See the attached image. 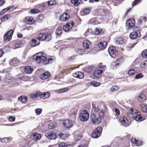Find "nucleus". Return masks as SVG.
<instances>
[{"instance_id": "obj_1", "label": "nucleus", "mask_w": 147, "mask_h": 147, "mask_svg": "<svg viewBox=\"0 0 147 147\" xmlns=\"http://www.w3.org/2000/svg\"><path fill=\"white\" fill-rule=\"evenodd\" d=\"M32 59L39 63H43L45 65L51 63L55 60V57L53 56L47 57L45 54L41 52L38 53L34 55Z\"/></svg>"}, {"instance_id": "obj_2", "label": "nucleus", "mask_w": 147, "mask_h": 147, "mask_svg": "<svg viewBox=\"0 0 147 147\" xmlns=\"http://www.w3.org/2000/svg\"><path fill=\"white\" fill-rule=\"evenodd\" d=\"M52 38L51 33L50 32H45L38 33L37 39L41 41H49Z\"/></svg>"}, {"instance_id": "obj_3", "label": "nucleus", "mask_w": 147, "mask_h": 147, "mask_svg": "<svg viewBox=\"0 0 147 147\" xmlns=\"http://www.w3.org/2000/svg\"><path fill=\"white\" fill-rule=\"evenodd\" d=\"M105 70V66H104L101 65L97 67L94 72V77L96 78L100 77Z\"/></svg>"}, {"instance_id": "obj_4", "label": "nucleus", "mask_w": 147, "mask_h": 147, "mask_svg": "<svg viewBox=\"0 0 147 147\" xmlns=\"http://www.w3.org/2000/svg\"><path fill=\"white\" fill-rule=\"evenodd\" d=\"M9 45L11 48L15 49L22 47L23 45V43L21 40H15L12 41L9 44Z\"/></svg>"}, {"instance_id": "obj_5", "label": "nucleus", "mask_w": 147, "mask_h": 147, "mask_svg": "<svg viewBox=\"0 0 147 147\" xmlns=\"http://www.w3.org/2000/svg\"><path fill=\"white\" fill-rule=\"evenodd\" d=\"M70 18V15L69 13V10H66L59 16V20L62 22H65L68 21Z\"/></svg>"}, {"instance_id": "obj_6", "label": "nucleus", "mask_w": 147, "mask_h": 147, "mask_svg": "<svg viewBox=\"0 0 147 147\" xmlns=\"http://www.w3.org/2000/svg\"><path fill=\"white\" fill-rule=\"evenodd\" d=\"M90 121L93 125H97L101 123L102 121L95 114L93 113L90 116Z\"/></svg>"}, {"instance_id": "obj_7", "label": "nucleus", "mask_w": 147, "mask_h": 147, "mask_svg": "<svg viewBox=\"0 0 147 147\" xmlns=\"http://www.w3.org/2000/svg\"><path fill=\"white\" fill-rule=\"evenodd\" d=\"M136 28V29L135 28V30L130 34L129 37L132 39H136L140 38L141 36L140 29L137 27Z\"/></svg>"}, {"instance_id": "obj_8", "label": "nucleus", "mask_w": 147, "mask_h": 147, "mask_svg": "<svg viewBox=\"0 0 147 147\" xmlns=\"http://www.w3.org/2000/svg\"><path fill=\"white\" fill-rule=\"evenodd\" d=\"M79 117L82 121H87L89 118V114L87 111H82L80 114Z\"/></svg>"}, {"instance_id": "obj_9", "label": "nucleus", "mask_w": 147, "mask_h": 147, "mask_svg": "<svg viewBox=\"0 0 147 147\" xmlns=\"http://www.w3.org/2000/svg\"><path fill=\"white\" fill-rule=\"evenodd\" d=\"M135 21L133 19H129L126 21V26L127 29H131L135 27Z\"/></svg>"}, {"instance_id": "obj_10", "label": "nucleus", "mask_w": 147, "mask_h": 147, "mask_svg": "<svg viewBox=\"0 0 147 147\" xmlns=\"http://www.w3.org/2000/svg\"><path fill=\"white\" fill-rule=\"evenodd\" d=\"M102 130V128L101 127H98L96 128L92 132V137L94 138L99 137L101 134Z\"/></svg>"}, {"instance_id": "obj_11", "label": "nucleus", "mask_w": 147, "mask_h": 147, "mask_svg": "<svg viewBox=\"0 0 147 147\" xmlns=\"http://www.w3.org/2000/svg\"><path fill=\"white\" fill-rule=\"evenodd\" d=\"M14 32L13 30H11L7 31L4 34V40L5 41H9L11 39L12 34Z\"/></svg>"}, {"instance_id": "obj_12", "label": "nucleus", "mask_w": 147, "mask_h": 147, "mask_svg": "<svg viewBox=\"0 0 147 147\" xmlns=\"http://www.w3.org/2000/svg\"><path fill=\"white\" fill-rule=\"evenodd\" d=\"M108 52L111 56L113 58H115L117 55L118 52L114 47H110L109 48Z\"/></svg>"}, {"instance_id": "obj_13", "label": "nucleus", "mask_w": 147, "mask_h": 147, "mask_svg": "<svg viewBox=\"0 0 147 147\" xmlns=\"http://www.w3.org/2000/svg\"><path fill=\"white\" fill-rule=\"evenodd\" d=\"M45 136L47 138L51 140L55 139L57 138L56 133L54 131H50L46 133Z\"/></svg>"}, {"instance_id": "obj_14", "label": "nucleus", "mask_w": 147, "mask_h": 147, "mask_svg": "<svg viewBox=\"0 0 147 147\" xmlns=\"http://www.w3.org/2000/svg\"><path fill=\"white\" fill-rule=\"evenodd\" d=\"M24 21L25 23L29 25L34 24L35 22L33 17L31 16L26 17L24 20Z\"/></svg>"}, {"instance_id": "obj_15", "label": "nucleus", "mask_w": 147, "mask_h": 147, "mask_svg": "<svg viewBox=\"0 0 147 147\" xmlns=\"http://www.w3.org/2000/svg\"><path fill=\"white\" fill-rule=\"evenodd\" d=\"M138 100L141 102H144L146 100V97L145 94L143 93H141L137 97Z\"/></svg>"}, {"instance_id": "obj_16", "label": "nucleus", "mask_w": 147, "mask_h": 147, "mask_svg": "<svg viewBox=\"0 0 147 147\" xmlns=\"http://www.w3.org/2000/svg\"><path fill=\"white\" fill-rule=\"evenodd\" d=\"M30 137L34 141L38 140L41 138V136L39 134L36 133H33L30 136Z\"/></svg>"}, {"instance_id": "obj_17", "label": "nucleus", "mask_w": 147, "mask_h": 147, "mask_svg": "<svg viewBox=\"0 0 147 147\" xmlns=\"http://www.w3.org/2000/svg\"><path fill=\"white\" fill-rule=\"evenodd\" d=\"M51 76V74L48 71H46L41 74L40 75V78L42 80L49 78Z\"/></svg>"}, {"instance_id": "obj_18", "label": "nucleus", "mask_w": 147, "mask_h": 147, "mask_svg": "<svg viewBox=\"0 0 147 147\" xmlns=\"http://www.w3.org/2000/svg\"><path fill=\"white\" fill-rule=\"evenodd\" d=\"M124 61V58L123 57L118 58L116 61L112 63V65H114L115 67L119 66Z\"/></svg>"}, {"instance_id": "obj_19", "label": "nucleus", "mask_w": 147, "mask_h": 147, "mask_svg": "<svg viewBox=\"0 0 147 147\" xmlns=\"http://www.w3.org/2000/svg\"><path fill=\"white\" fill-rule=\"evenodd\" d=\"M63 124V125L67 128L71 127L73 126L72 121L69 119H66L64 121Z\"/></svg>"}, {"instance_id": "obj_20", "label": "nucleus", "mask_w": 147, "mask_h": 147, "mask_svg": "<svg viewBox=\"0 0 147 147\" xmlns=\"http://www.w3.org/2000/svg\"><path fill=\"white\" fill-rule=\"evenodd\" d=\"M119 120L122 124L125 126H128L129 124V121L127 118L125 116L121 117Z\"/></svg>"}, {"instance_id": "obj_21", "label": "nucleus", "mask_w": 147, "mask_h": 147, "mask_svg": "<svg viewBox=\"0 0 147 147\" xmlns=\"http://www.w3.org/2000/svg\"><path fill=\"white\" fill-rule=\"evenodd\" d=\"M40 42L36 40V38L35 39L33 38L29 42L30 45L32 47H34L39 45L40 44Z\"/></svg>"}, {"instance_id": "obj_22", "label": "nucleus", "mask_w": 147, "mask_h": 147, "mask_svg": "<svg viewBox=\"0 0 147 147\" xmlns=\"http://www.w3.org/2000/svg\"><path fill=\"white\" fill-rule=\"evenodd\" d=\"M73 76L75 77L81 79L84 77V74L82 72L78 71L74 73L73 74Z\"/></svg>"}, {"instance_id": "obj_23", "label": "nucleus", "mask_w": 147, "mask_h": 147, "mask_svg": "<svg viewBox=\"0 0 147 147\" xmlns=\"http://www.w3.org/2000/svg\"><path fill=\"white\" fill-rule=\"evenodd\" d=\"M82 45L85 49H88L91 45V43L88 40H85L83 42Z\"/></svg>"}, {"instance_id": "obj_24", "label": "nucleus", "mask_w": 147, "mask_h": 147, "mask_svg": "<svg viewBox=\"0 0 147 147\" xmlns=\"http://www.w3.org/2000/svg\"><path fill=\"white\" fill-rule=\"evenodd\" d=\"M107 45V42L106 41L101 42L98 45L99 48L101 49H104L106 48Z\"/></svg>"}, {"instance_id": "obj_25", "label": "nucleus", "mask_w": 147, "mask_h": 147, "mask_svg": "<svg viewBox=\"0 0 147 147\" xmlns=\"http://www.w3.org/2000/svg\"><path fill=\"white\" fill-rule=\"evenodd\" d=\"M42 92L36 91V92L31 95V97L32 98H36L40 97L41 98Z\"/></svg>"}, {"instance_id": "obj_26", "label": "nucleus", "mask_w": 147, "mask_h": 147, "mask_svg": "<svg viewBox=\"0 0 147 147\" xmlns=\"http://www.w3.org/2000/svg\"><path fill=\"white\" fill-rule=\"evenodd\" d=\"M33 71V69L30 66H26L24 69V71L26 74H30Z\"/></svg>"}, {"instance_id": "obj_27", "label": "nucleus", "mask_w": 147, "mask_h": 147, "mask_svg": "<svg viewBox=\"0 0 147 147\" xmlns=\"http://www.w3.org/2000/svg\"><path fill=\"white\" fill-rule=\"evenodd\" d=\"M50 94L49 92H42L41 98L45 99L48 98L50 96Z\"/></svg>"}, {"instance_id": "obj_28", "label": "nucleus", "mask_w": 147, "mask_h": 147, "mask_svg": "<svg viewBox=\"0 0 147 147\" xmlns=\"http://www.w3.org/2000/svg\"><path fill=\"white\" fill-rule=\"evenodd\" d=\"M28 100L27 97L25 96H21L18 98V100L22 103H25Z\"/></svg>"}, {"instance_id": "obj_29", "label": "nucleus", "mask_w": 147, "mask_h": 147, "mask_svg": "<svg viewBox=\"0 0 147 147\" xmlns=\"http://www.w3.org/2000/svg\"><path fill=\"white\" fill-rule=\"evenodd\" d=\"M102 28H95L94 32V34H95L101 35L102 34Z\"/></svg>"}, {"instance_id": "obj_30", "label": "nucleus", "mask_w": 147, "mask_h": 147, "mask_svg": "<svg viewBox=\"0 0 147 147\" xmlns=\"http://www.w3.org/2000/svg\"><path fill=\"white\" fill-rule=\"evenodd\" d=\"M134 119L137 121H140L144 120V117H142L140 115H137L134 116Z\"/></svg>"}, {"instance_id": "obj_31", "label": "nucleus", "mask_w": 147, "mask_h": 147, "mask_svg": "<svg viewBox=\"0 0 147 147\" xmlns=\"http://www.w3.org/2000/svg\"><path fill=\"white\" fill-rule=\"evenodd\" d=\"M124 42V39L121 37L118 38L116 41V43L117 45L123 44Z\"/></svg>"}, {"instance_id": "obj_32", "label": "nucleus", "mask_w": 147, "mask_h": 147, "mask_svg": "<svg viewBox=\"0 0 147 147\" xmlns=\"http://www.w3.org/2000/svg\"><path fill=\"white\" fill-rule=\"evenodd\" d=\"M82 0H71V2L75 6H78L82 1Z\"/></svg>"}, {"instance_id": "obj_33", "label": "nucleus", "mask_w": 147, "mask_h": 147, "mask_svg": "<svg viewBox=\"0 0 147 147\" xmlns=\"http://www.w3.org/2000/svg\"><path fill=\"white\" fill-rule=\"evenodd\" d=\"M40 12V11L38 9L36 8H34L30 9L29 13L30 14H36L39 13Z\"/></svg>"}, {"instance_id": "obj_34", "label": "nucleus", "mask_w": 147, "mask_h": 147, "mask_svg": "<svg viewBox=\"0 0 147 147\" xmlns=\"http://www.w3.org/2000/svg\"><path fill=\"white\" fill-rule=\"evenodd\" d=\"M10 14H8L4 16L1 18V19L2 21H5L9 19V18L11 17Z\"/></svg>"}, {"instance_id": "obj_35", "label": "nucleus", "mask_w": 147, "mask_h": 147, "mask_svg": "<svg viewBox=\"0 0 147 147\" xmlns=\"http://www.w3.org/2000/svg\"><path fill=\"white\" fill-rule=\"evenodd\" d=\"M46 2L42 3L36 5V7L38 9L44 8L46 7Z\"/></svg>"}, {"instance_id": "obj_36", "label": "nucleus", "mask_w": 147, "mask_h": 147, "mask_svg": "<svg viewBox=\"0 0 147 147\" xmlns=\"http://www.w3.org/2000/svg\"><path fill=\"white\" fill-rule=\"evenodd\" d=\"M147 20V18L145 16H141L138 20V23H141L143 22H145Z\"/></svg>"}, {"instance_id": "obj_37", "label": "nucleus", "mask_w": 147, "mask_h": 147, "mask_svg": "<svg viewBox=\"0 0 147 147\" xmlns=\"http://www.w3.org/2000/svg\"><path fill=\"white\" fill-rule=\"evenodd\" d=\"M62 28L61 26H59L57 28L55 32L57 35L61 34L62 33Z\"/></svg>"}, {"instance_id": "obj_38", "label": "nucleus", "mask_w": 147, "mask_h": 147, "mask_svg": "<svg viewBox=\"0 0 147 147\" xmlns=\"http://www.w3.org/2000/svg\"><path fill=\"white\" fill-rule=\"evenodd\" d=\"M57 1L56 0H51L47 2L48 6H52L56 4Z\"/></svg>"}, {"instance_id": "obj_39", "label": "nucleus", "mask_w": 147, "mask_h": 147, "mask_svg": "<svg viewBox=\"0 0 147 147\" xmlns=\"http://www.w3.org/2000/svg\"><path fill=\"white\" fill-rule=\"evenodd\" d=\"M59 136L61 139L65 140L68 138L69 135L68 134H63L62 133H61L59 135Z\"/></svg>"}, {"instance_id": "obj_40", "label": "nucleus", "mask_w": 147, "mask_h": 147, "mask_svg": "<svg viewBox=\"0 0 147 147\" xmlns=\"http://www.w3.org/2000/svg\"><path fill=\"white\" fill-rule=\"evenodd\" d=\"M10 140V138L9 137L4 138L1 139V141L3 143H6L9 142Z\"/></svg>"}, {"instance_id": "obj_41", "label": "nucleus", "mask_w": 147, "mask_h": 147, "mask_svg": "<svg viewBox=\"0 0 147 147\" xmlns=\"http://www.w3.org/2000/svg\"><path fill=\"white\" fill-rule=\"evenodd\" d=\"M135 72V70L133 69H131L129 70L128 72V74L129 76H131L134 75Z\"/></svg>"}, {"instance_id": "obj_42", "label": "nucleus", "mask_w": 147, "mask_h": 147, "mask_svg": "<svg viewBox=\"0 0 147 147\" xmlns=\"http://www.w3.org/2000/svg\"><path fill=\"white\" fill-rule=\"evenodd\" d=\"M67 25L71 29L74 25V23L73 21H68L67 23Z\"/></svg>"}, {"instance_id": "obj_43", "label": "nucleus", "mask_w": 147, "mask_h": 147, "mask_svg": "<svg viewBox=\"0 0 147 147\" xmlns=\"http://www.w3.org/2000/svg\"><path fill=\"white\" fill-rule=\"evenodd\" d=\"M91 84L94 87H97L99 86L100 84V83L95 81H92L90 82Z\"/></svg>"}, {"instance_id": "obj_44", "label": "nucleus", "mask_w": 147, "mask_h": 147, "mask_svg": "<svg viewBox=\"0 0 147 147\" xmlns=\"http://www.w3.org/2000/svg\"><path fill=\"white\" fill-rule=\"evenodd\" d=\"M142 110V111L147 113V105L143 104L141 106Z\"/></svg>"}, {"instance_id": "obj_45", "label": "nucleus", "mask_w": 147, "mask_h": 147, "mask_svg": "<svg viewBox=\"0 0 147 147\" xmlns=\"http://www.w3.org/2000/svg\"><path fill=\"white\" fill-rule=\"evenodd\" d=\"M137 42H134V43H130L127 46V47L128 49H131L133 48L136 45Z\"/></svg>"}, {"instance_id": "obj_46", "label": "nucleus", "mask_w": 147, "mask_h": 147, "mask_svg": "<svg viewBox=\"0 0 147 147\" xmlns=\"http://www.w3.org/2000/svg\"><path fill=\"white\" fill-rule=\"evenodd\" d=\"M44 19V16L43 14H40L39 15L38 18H37V21L39 22H41Z\"/></svg>"}, {"instance_id": "obj_47", "label": "nucleus", "mask_w": 147, "mask_h": 147, "mask_svg": "<svg viewBox=\"0 0 147 147\" xmlns=\"http://www.w3.org/2000/svg\"><path fill=\"white\" fill-rule=\"evenodd\" d=\"M91 11L90 9L88 8H84L83 10V12L84 14H88Z\"/></svg>"}, {"instance_id": "obj_48", "label": "nucleus", "mask_w": 147, "mask_h": 147, "mask_svg": "<svg viewBox=\"0 0 147 147\" xmlns=\"http://www.w3.org/2000/svg\"><path fill=\"white\" fill-rule=\"evenodd\" d=\"M20 79L24 81H28L30 79L29 77L25 76H22L20 78Z\"/></svg>"}, {"instance_id": "obj_49", "label": "nucleus", "mask_w": 147, "mask_h": 147, "mask_svg": "<svg viewBox=\"0 0 147 147\" xmlns=\"http://www.w3.org/2000/svg\"><path fill=\"white\" fill-rule=\"evenodd\" d=\"M129 113L132 114H136L137 113V111L135 109L131 108L129 110Z\"/></svg>"}, {"instance_id": "obj_50", "label": "nucleus", "mask_w": 147, "mask_h": 147, "mask_svg": "<svg viewBox=\"0 0 147 147\" xmlns=\"http://www.w3.org/2000/svg\"><path fill=\"white\" fill-rule=\"evenodd\" d=\"M68 145L66 143L64 142H61L59 144L58 147H68Z\"/></svg>"}, {"instance_id": "obj_51", "label": "nucleus", "mask_w": 147, "mask_h": 147, "mask_svg": "<svg viewBox=\"0 0 147 147\" xmlns=\"http://www.w3.org/2000/svg\"><path fill=\"white\" fill-rule=\"evenodd\" d=\"M99 118L102 120L104 116V113L103 111H101L99 113Z\"/></svg>"}, {"instance_id": "obj_52", "label": "nucleus", "mask_w": 147, "mask_h": 147, "mask_svg": "<svg viewBox=\"0 0 147 147\" xmlns=\"http://www.w3.org/2000/svg\"><path fill=\"white\" fill-rule=\"evenodd\" d=\"M63 30L66 32H68L69 30H71L67 24L63 26Z\"/></svg>"}, {"instance_id": "obj_53", "label": "nucleus", "mask_w": 147, "mask_h": 147, "mask_svg": "<svg viewBox=\"0 0 147 147\" xmlns=\"http://www.w3.org/2000/svg\"><path fill=\"white\" fill-rule=\"evenodd\" d=\"M142 0H135L132 3V7H133L138 4Z\"/></svg>"}, {"instance_id": "obj_54", "label": "nucleus", "mask_w": 147, "mask_h": 147, "mask_svg": "<svg viewBox=\"0 0 147 147\" xmlns=\"http://www.w3.org/2000/svg\"><path fill=\"white\" fill-rule=\"evenodd\" d=\"M11 61L13 63V64H17L19 63V61L16 58H13Z\"/></svg>"}, {"instance_id": "obj_55", "label": "nucleus", "mask_w": 147, "mask_h": 147, "mask_svg": "<svg viewBox=\"0 0 147 147\" xmlns=\"http://www.w3.org/2000/svg\"><path fill=\"white\" fill-rule=\"evenodd\" d=\"M142 55L143 57L147 58V49L143 51L142 52Z\"/></svg>"}, {"instance_id": "obj_56", "label": "nucleus", "mask_w": 147, "mask_h": 147, "mask_svg": "<svg viewBox=\"0 0 147 147\" xmlns=\"http://www.w3.org/2000/svg\"><path fill=\"white\" fill-rule=\"evenodd\" d=\"M119 88L116 86H113L111 89V92H115L117 91Z\"/></svg>"}, {"instance_id": "obj_57", "label": "nucleus", "mask_w": 147, "mask_h": 147, "mask_svg": "<svg viewBox=\"0 0 147 147\" xmlns=\"http://www.w3.org/2000/svg\"><path fill=\"white\" fill-rule=\"evenodd\" d=\"M143 76L144 75L141 73H140L136 76L135 78L136 79H138L142 78Z\"/></svg>"}, {"instance_id": "obj_58", "label": "nucleus", "mask_w": 147, "mask_h": 147, "mask_svg": "<svg viewBox=\"0 0 147 147\" xmlns=\"http://www.w3.org/2000/svg\"><path fill=\"white\" fill-rule=\"evenodd\" d=\"M109 11L107 9H104L102 11V13L104 14L103 15L106 16L109 13Z\"/></svg>"}, {"instance_id": "obj_59", "label": "nucleus", "mask_w": 147, "mask_h": 147, "mask_svg": "<svg viewBox=\"0 0 147 147\" xmlns=\"http://www.w3.org/2000/svg\"><path fill=\"white\" fill-rule=\"evenodd\" d=\"M114 111L115 113V114L116 116H119L120 114V110L117 108H115V109Z\"/></svg>"}, {"instance_id": "obj_60", "label": "nucleus", "mask_w": 147, "mask_h": 147, "mask_svg": "<svg viewBox=\"0 0 147 147\" xmlns=\"http://www.w3.org/2000/svg\"><path fill=\"white\" fill-rule=\"evenodd\" d=\"M76 56L73 55L71 56L70 57L67 59V60L69 61H71L74 60L75 59Z\"/></svg>"}, {"instance_id": "obj_61", "label": "nucleus", "mask_w": 147, "mask_h": 147, "mask_svg": "<svg viewBox=\"0 0 147 147\" xmlns=\"http://www.w3.org/2000/svg\"><path fill=\"white\" fill-rule=\"evenodd\" d=\"M42 110L41 109H37L35 110V112L37 114L39 115L41 113Z\"/></svg>"}, {"instance_id": "obj_62", "label": "nucleus", "mask_w": 147, "mask_h": 147, "mask_svg": "<svg viewBox=\"0 0 147 147\" xmlns=\"http://www.w3.org/2000/svg\"><path fill=\"white\" fill-rule=\"evenodd\" d=\"M6 8L7 10V11H11L15 9L13 6L8 7Z\"/></svg>"}, {"instance_id": "obj_63", "label": "nucleus", "mask_w": 147, "mask_h": 147, "mask_svg": "<svg viewBox=\"0 0 147 147\" xmlns=\"http://www.w3.org/2000/svg\"><path fill=\"white\" fill-rule=\"evenodd\" d=\"M7 11V9L6 8L4 9L2 11L0 12V15H3Z\"/></svg>"}, {"instance_id": "obj_64", "label": "nucleus", "mask_w": 147, "mask_h": 147, "mask_svg": "<svg viewBox=\"0 0 147 147\" xmlns=\"http://www.w3.org/2000/svg\"><path fill=\"white\" fill-rule=\"evenodd\" d=\"M135 144L137 146H140L143 144V142L142 141H139L138 140H137V141L135 143Z\"/></svg>"}]
</instances>
